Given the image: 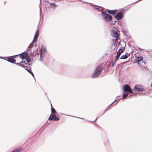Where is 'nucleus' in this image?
Returning a JSON list of instances; mask_svg holds the SVG:
<instances>
[{"instance_id":"f257e3e1","label":"nucleus","mask_w":152,"mask_h":152,"mask_svg":"<svg viewBox=\"0 0 152 152\" xmlns=\"http://www.w3.org/2000/svg\"><path fill=\"white\" fill-rule=\"evenodd\" d=\"M102 71V66L101 65L98 66L94 74L92 75L91 77L92 78H96L99 76Z\"/></svg>"},{"instance_id":"f03ea898","label":"nucleus","mask_w":152,"mask_h":152,"mask_svg":"<svg viewBox=\"0 0 152 152\" xmlns=\"http://www.w3.org/2000/svg\"><path fill=\"white\" fill-rule=\"evenodd\" d=\"M119 30L115 28H112L110 30L111 35L112 37L115 38L119 37Z\"/></svg>"},{"instance_id":"7ed1b4c3","label":"nucleus","mask_w":152,"mask_h":152,"mask_svg":"<svg viewBox=\"0 0 152 152\" xmlns=\"http://www.w3.org/2000/svg\"><path fill=\"white\" fill-rule=\"evenodd\" d=\"M102 15L103 17V20L105 21L111 20L112 17L109 14H107L104 12H101Z\"/></svg>"},{"instance_id":"20e7f679","label":"nucleus","mask_w":152,"mask_h":152,"mask_svg":"<svg viewBox=\"0 0 152 152\" xmlns=\"http://www.w3.org/2000/svg\"><path fill=\"white\" fill-rule=\"evenodd\" d=\"M125 48L122 47V48H120L117 53L115 59V62L118 59L121 54L124 51Z\"/></svg>"},{"instance_id":"39448f33","label":"nucleus","mask_w":152,"mask_h":152,"mask_svg":"<svg viewBox=\"0 0 152 152\" xmlns=\"http://www.w3.org/2000/svg\"><path fill=\"white\" fill-rule=\"evenodd\" d=\"M143 90L142 86L139 85H136L133 89L134 92L142 91H143Z\"/></svg>"},{"instance_id":"423d86ee","label":"nucleus","mask_w":152,"mask_h":152,"mask_svg":"<svg viewBox=\"0 0 152 152\" xmlns=\"http://www.w3.org/2000/svg\"><path fill=\"white\" fill-rule=\"evenodd\" d=\"M123 87L124 92H127L130 93L133 92L132 89L128 85H126L123 86Z\"/></svg>"},{"instance_id":"0eeeda50","label":"nucleus","mask_w":152,"mask_h":152,"mask_svg":"<svg viewBox=\"0 0 152 152\" xmlns=\"http://www.w3.org/2000/svg\"><path fill=\"white\" fill-rule=\"evenodd\" d=\"M48 119L49 121H58L59 120V118L56 116V114L52 115V114H51Z\"/></svg>"},{"instance_id":"6e6552de","label":"nucleus","mask_w":152,"mask_h":152,"mask_svg":"<svg viewBox=\"0 0 152 152\" xmlns=\"http://www.w3.org/2000/svg\"><path fill=\"white\" fill-rule=\"evenodd\" d=\"M19 55L20 57L22 59H25V58L28 55L27 53L26 52H25V51H24L23 52V53L19 54V55H17L15 56H18V55Z\"/></svg>"},{"instance_id":"1a4fd4ad","label":"nucleus","mask_w":152,"mask_h":152,"mask_svg":"<svg viewBox=\"0 0 152 152\" xmlns=\"http://www.w3.org/2000/svg\"><path fill=\"white\" fill-rule=\"evenodd\" d=\"M123 15L122 12H118L115 16V18L118 20H119L122 18Z\"/></svg>"},{"instance_id":"9d476101","label":"nucleus","mask_w":152,"mask_h":152,"mask_svg":"<svg viewBox=\"0 0 152 152\" xmlns=\"http://www.w3.org/2000/svg\"><path fill=\"white\" fill-rule=\"evenodd\" d=\"M23 67L26 71H27L29 73L31 74L32 75L33 77L34 78V75L33 73L31 71V68L30 67H29L28 68L27 66H25L24 65V66Z\"/></svg>"},{"instance_id":"9b49d317","label":"nucleus","mask_w":152,"mask_h":152,"mask_svg":"<svg viewBox=\"0 0 152 152\" xmlns=\"http://www.w3.org/2000/svg\"><path fill=\"white\" fill-rule=\"evenodd\" d=\"M12 56L11 57V58L10 57H7V59H4V60H6L8 61L9 62L11 63H12L14 64L15 63V62L16 61V60H15L13 59L12 57Z\"/></svg>"},{"instance_id":"f8f14e48","label":"nucleus","mask_w":152,"mask_h":152,"mask_svg":"<svg viewBox=\"0 0 152 152\" xmlns=\"http://www.w3.org/2000/svg\"><path fill=\"white\" fill-rule=\"evenodd\" d=\"M117 10H110L108 9L107 10V11L106 12H107L108 13L113 15H114L116 13Z\"/></svg>"},{"instance_id":"ddd939ff","label":"nucleus","mask_w":152,"mask_h":152,"mask_svg":"<svg viewBox=\"0 0 152 152\" xmlns=\"http://www.w3.org/2000/svg\"><path fill=\"white\" fill-rule=\"evenodd\" d=\"M115 39H112L111 41L114 44H116V43H118V42H120V40L119 42H118V39H120L119 37H117V38H115Z\"/></svg>"},{"instance_id":"4468645a","label":"nucleus","mask_w":152,"mask_h":152,"mask_svg":"<svg viewBox=\"0 0 152 152\" xmlns=\"http://www.w3.org/2000/svg\"><path fill=\"white\" fill-rule=\"evenodd\" d=\"M41 51H40V54L42 55L45 53L46 51V48L44 47H42L41 49Z\"/></svg>"},{"instance_id":"2eb2a0df","label":"nucleus","mask_w":152,"mask_h":152,"mask_svg":"<svg viewBox=\"0 0 152 152\" xmlns=\"http://www.w3.org/2000/svg\"><path fill=\"white\" fill-rule=\"evenodd\" d=\"M56 113L55 109L53 107H52L51 104V114H52V115L56 114Z\"/></svg>"},{"instance_id":"dca6fc26","label":"nucleus","mask_w":152,"mask_h":152,"mask_svg":"<svg viewBox=\"0 0 152 152\" xmlns=\"http://www.w3.org/2000/svg\"><path fill=\"white\" fill-rule=\"evenodd\" d=\"M50 6L53 10H55L57 5L53 3H51Z\"/></svg>"},{"instance_id":"f3484780","label":"nucleus","mask_w":152,"mask_h":152,"mask_svg":"<svg viewBox=\"0 0 152 152\" xmlns=\"http://www.w3.org/2000/svg\"><path fill=\"white\" fill-rule=\"evenodd\" d=\"M128 57V56L126 55L121 56L120 57V59H126Z\"/></svg>"},{"instance_id":"a211bd4d","label":"nucleus","mask_w":152,"mask_h":152,"mask_svg":"<svg viewBox=\"0 0 152 152\" xmlns=\"http://www.w3.org/2000/svg\"><path fill=\"white\" fill-rule=\"evenodd\" d=\"M137 62L139 63L140 61L142 60V57H138V58H137Z\"/></svg>"},{"instance_id":"6ab92c4d","label":"nucleus","mask_w":152,"mask_h":152,"mask_svg":"<svg viewBox=\"0 0 152 152\" xmlns=\"http://www.w3.org/2000/svg\"><path fill=\"white\" fill-rule=\"evenodd\" d=\"M26 61H27L28 63H29L31 62V59L30 58H29L28 56L27 57L25 58V59Z\"/></svg>"},{"instance_id":"aec40b11","label":"nucleus","mask_w":152,"mask_h":152,"mask_svg":"<svg viewBox=\"0 0 152 152\" xmlns=\"http://www.w3.org/2000/svg\"><path fill=\"white\" fill-rule=\"evenodd\" d=\"M128 95V94L127 93L125 94H123V96L122 97V99H125L127 97V96Z\"/></svg>"},{"instance_id":"412c9836","label":"nucleus","mask_w":152,"mask_h":152,"mask_svg":"<svg viewBox=\"0 0 152 152\" xmlns=\"http://www.w3.org/2000/svg\"><path fill=\"white\" fill-rule=\"evenodd\" d=\"M39 31L38 30H37L36 31V32L35 33L34 37H38V35H39Z\"/></svg>"},{"instance_id":"4be33fe9","label":"nucleus","mask_w":152,"mask_h":152,"mask_svg":"<svg viewBox=\"0 0 152 152\" xmlns=\"http://www.w3.org/2000/svg\"><path fill=\"white\" fill-rule=\"evenodd\" d=\"M14 64H16L17 65L21 66L22 67H23L24 66V65H23V64H21V63H20V62L19 63H16L15 62V63H14Z\"/></svg>"},{"instance_id":"5701e85b","label":"nucleus","mask_w":152,"mask_h":152,"mask_svg":"<svg viewBox=\"0 0 152 152\" xmlns=\"http://www.w3.org/2000/svg\"><path fill=\"white\" fill-rule=\"evenodd\" d=\"M37 37H34V39L32 42V43H33L34 42H35L37 41Z\"/></svg>"},{"instance_id":"b1692460","label":"nucleus","mask_w":152,"mask_h":152,"mask_svg":"<svg viewBox=\"0 0 152 152\" xmlns=\"http://www.w3.org/2000/svg\"><path fill=\"white\" fill-rule=\"evenodd\" d=\"M20 151V150L18 149H15L11 152H19Z\"/></svg>"},{"instance_id":"393cba45","label":"nucleus","mask_w":152,"mask_h":152,"mask_svg":"<svg viewBox=\"0 0 152 152\" xmlns=\"http://www.w3.org/2000/svg\"><path fill=\"white\" fill-rule=\"evenodd\" d=\"M42 55L40 54V59H39V60L40 61L42 62Z\"/></svg>"},{"instance_id":"a878e982","label":"nucleus","mask_w":152,"mask_h":152,"mask_svg":"<svg viewBox=\"0 0 152 152\" xmlns=\"http://www.w3.org/2000/svg\"><path fill=\"white\" fill-rule=\"evenodd\" d=\"M20 63H21V64H25L26 63V62L25 61H23V60H22L21 62H20Z\"/></svg>"},{"instance_id":"bb28decb","label":"nucleus","mask_w":152,"mask_h":152,"mask_svg":"<svg viewBox=\"0 0 152 152\" xmlns=\"http://www.w3.org/2000/svg\"><path fill=\"white\" fill-rule=\"evenodd\" d=\"M116 101V100H115L112 103L108 106V107L109 106H110L111 105L114 103V102H115Z\"/></svg>"},{"instance_id":"cd10ccee","label":"nucleus","mask_w":152,"mask_h":152,"mask_svg":"<svg viewBox=\"0 0 152 152\" xmlns=\"http://www.w3.org/2000/svg\"><path fill=\"white\" fill-rule=\"evenodd\" d=\"M32 47V46L31 45V43L28 46V48H30Z\"/></svg>"},{"instance_id":"c85d7f7f","label":"nucleus","mask_w":152,"mask_h":152,"mask_svg":"<svg viewBox=\"0 0 152 152\" xmlns=\"http://www.w3.org/2000/svg\"><path fill=\"white\" fill-rule=\"evenodd\" d=\"M115 62H115H115H114L113 63H112V65H111V66H112V67H113V66L114 65V64L115 63Z\"/></svg>"},{"instance_id":"c756f323","label":"nucleus","mask_w":152,"mask_h":152,"mask_svg":"<svg viewBox=\"0 0 152 152\" xmlns=\"http://www.w3.org/2000/svg\"><path fill=\"white\" fill-rule=\"evenodd\" d=\"M30 50V48H27V49L26 50V51H25V52H27V51H28V50Z\"/></svg>"},{"instance_id":"7c9ffc66","label":"nucleus","mask_w":152,"mask_h":152,"mask_svg":"<svg viewBox=\"0 0 152 152\" xmlns=\"http://www.w3.org/2000/svg\"><path fill=\"white\" fill-rule=\"evenodd\" d=\"M108 110V107H107V108L105 110V111H104V112L103 113L102 115H103V114L104 113H105V111H106V110Z\"/></svg>"},{"instance_id":"2f4dec72","label":"nucleus","mask_w":152,"mask_h":152,"mask_svg":"<svg viewBox=\"0 0 152 152\" xmlns=\"http://www.w3.org/2000/svg\"><path fill=\"white\" fill-rule=\"evenodd\" d=\"M126 54H127V55L128 56H130V53H126Z\"/></svg>"},{"instance_id":"473e14b6","label":"nucleus","mask_w":152,"mask_h":152,"mask_svg":"<svg viewBox=\"0 0 152 152\" xmlns=\"http://www.w3.org/2000/svg\"><path fill=\"white\" fill-rule=\"evenodd\" d=\"M151 87H152V83L151 85Z\"/></svg>"},{"instance_id":"72a5a7b5","label":"nucleus","mask_w":152,"mask_h":152,"mask_svg":"<svg viewBox=\"0 0 152 152\" xmlns=\"http://www.w3.org/2000/svg\"><path fill=\"white\" fill-rule=\"evenodd\" d=\"M0 58L3 59V58H2V57H1V56H0Z\"/></svg>"},{"instance_id":"f704fd0d","label":"nucleus","mask_w":152,"mask_h":152,"mask_svg":"<svg viewBox=\"0 0 152 152\" xmlns=\"http://www.w3.org/2000/svg\"><path fill=\"white\" fill-rule=\"evenodd\" d=\"M0 58L3 59V58H2V57H1V56H0Z\"/></svg>"},{"instance_id":"c9c22d12","label":"nucleus","mask_w":152,"mask_h":152,"mask_svg":"<svg viewBox=\"0 0 152 152\" xmlns=\"http://www.w3.org/2000/svg\"><path fill=\"white\" fill-rule=\"evenodd\" d=\"M96 118L95 120L92 121L91 122H94V121H96Z\"/></svg>"}]
</instances>
